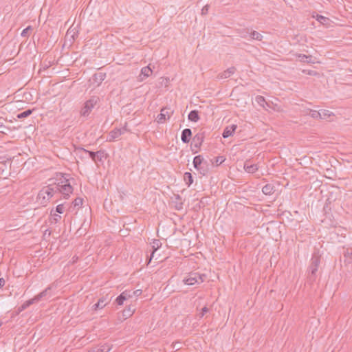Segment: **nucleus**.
<instances>
[{
	"label": "nucleus",
	"instance_id": "nucleus-1",
	"mask_svg": "<svg viewBox=\"0 0 352 352\" xmlns=\"http://www.w3.org/2000/svg\"><path fill=\"white\" fill-rule=\"evenodd\" d=\"M320 263V256L314 253L311 259V263L309 267V272L307 275V280L312 283L316 280V272Z\"/></svg>",
	"mask_w": 352,
	"mask_h": 352
},
{
	"label": "nucleus",
	"instance_id": "nucleus-2",
	"mask_svg": "<svg viewBox=\"0 0 352 352\" xmlns=\"http://www.w3.org/2000/svg\"><path fill=\"white\" fill-rule=\"evenodd\" d=\"M60 178H56L57 186L58 187L59 192L64 195V198H67L69 194L72 192L73 188L69 182V179L64 177L62 173L59 174Z\"/></svg>",
	"mask_w": 352,
	"mask_h": 352
},
{
	"label": "nucleus",
	"instance_id": "nucleus-3",
	"mask_svg": "<svg viewBox=\"0 0 352 352\" xmlns=\"http://www.w3.org/2000/svg\"><path fill=\"white\" fill-rule=\"evenodd\" d=\"M193 166L199 174L205 176L209 173V164L201 155H197L193 159Z\"/></svg>",
	"mask_w": 352,
	"mask_h": 352
},
{
	"label": "nucleus",
	"instance_id": "nucleus-4",
	"mask_svg": "<svg viewBox=\"0 0 352 352\" xmlns=\"http://www.w3.org/2000/svg\"><path fill=\"white\" fill-rule=\"evenodd\" d=\"M100 98L97 96H91L88 100H87L80 111V115L86 117L88 116L91 111L92 109L99 102Z\"/></svg>",
	"mask_w": 352,
	"mask_h": 352
},
{
	"label": "nucleus",
	"instance_id": "nucleus-5",
	"mask_svg": "<svg viewBox=\"0 0 352 352\" xmlns=\"http://www.w3.org/2000/svg\"><path fill=\"white\" fill-rule=\"evenodd\" d=\"M206 278V274H199L197 272H190L187 277H186L183 282L188 285H193L195 283H202Z\"/></svg>",
	"mask_w": 352,
	"mask_h": 352
},
{
	"label": "nucleus",
	"instance_id": "nucleus-6",
	"mask_svg": "<svg viewBox=\"0 0 352 352\" xmlns=\"http://www.w3.org/2000/svg\"><path fill=\"white\" fill-rule=\"evenodd\" d=\"M205 138V132L204 131H200L199 133H197L193 138H192V145L196 148L195 151L193 149L192 153H198V151L200 149L202 143Z\"/></svg>",
	"mask_w": 352,
	"mask_h": 352
},
{
	"label": "nucleus",
	"instance_id": "nucleus-7",
	"mask_svg": "<svg viewBox=\"0 0 352 352\" xmlns=\"http://www.w3.org/2000/svg\"><path fill=\"white\" fill-rule=\"evenodd\" d=\"M45 193H50L52 197L56 193H60L57 183L50 184L48 186L43 187L41 190V195H45Z\"/></svg>",
	"mask_w": 352,
	"mask_h": 352
},
{
	"label": "nucleus",
	"instance_id": "nucleus-8",
	"mask_svg": "<svg viewBox=\"0 0 352 352\" xmlns=\"http://www.w3.org/2000/svg\"><path fill=\"white\" fill-rule=\"evenodd\" d=\"M132 298L131 291L130 290H125L123 292H122L115 300V302L118 305H122L124 304V302L126 300L129 298Z\"/></svg>",
	"mask_w": 352,
	"mask_h": 352
},
{
	"label": "nucleus",
	"instance_id": "nucleus-9",
	"mask_svg": "<svg viewBox=\"0 0 352 352\" xmlns=\"http://www.w3.org/2000/svg\"><path fill=\"white\" fill-rule=\"evenodd\" d=\"M135 311V308L134 307V306L132 305H129V306L126 307V309H124L122 311V317L119 316V320L122 321L130 318L133 314Z\"/></svg>",
	"mask_w": 352,
	"mask_h": 352
},
{
	"label": "nucleus",
	"instance_id": "nucleus-10",
	"mask_svg": "<svg viewBox=\"0 0 352 352\" xmlns=\"http://www.w3.org/2000/svg\"><path fill=\"white\" fill-rule=\"evenodd\" d=\"M153 73V70L150 67V65L142 68L140 75L138 77V80L142 82L146 78L150 76Z\"/></svg>",
	"mask_w": 352,
	"mask_h": 352
},
{
	"label": "nucleus",
	"instance_id": "nucleus-11",
	"mask_svg": "<svg viewBox=\"0 0 352 352\" xmlns=\"http://www.w3.org/2000/svg\"><path fill=\"white\" fill-rule=\"evenodd\" d=\"M110 300H108L107 296H103L100 298L98 301L92 306V309L94 311H97L98 309H102L104 308L109 302Z\"/></svg>",
	"mask_w": 352,
	"mask_h": 352
},
{
	"label": "nucleus",
	"instance_id": "nucleus-12",
	"mask_svg": "<svg viewBox=\"0 0 352 352\" xmlns=\"http://www.w3.org/2000/svg\"><path fill=\"white\" fill-rule=\"evenodd\" d=\"M161 245H162V243L160 242V241L159 239H153V242L151 243V249H152L151 253L150 256L148 257V263L151 262V259L154 256L155 252L161 247Z\"/></svg>",
	"mask_w": 352,
	"mask_h": 352
},
{
	"label": "nucleus",
	"instance_id": "nucleus-13",
	"mask_svg": "<svg viewBox=\"0 0 352 352\" xmlns=\"http://www.w3.org/2000/svg\"><path fill=\"white\" fill-rule=\"evenodd\" d=\"M106 74L103 72L96 73L92 76L93 83H96V86H99L101 82L105 79Z\"/></svg>",
	"mask_w": 352,
	"mask_h": 352
},
{
	"label": "nucleus",
	"instance_id": "nucleus-14",
	"mask_svg": "<svg viewBox=\"0 0 352 352\" xmlns=\"http://www.w3.org/2000/svg\"><path fill=\"white\" fill-rule=\"evenodd\" d=\"M192 137V131L190 129H185L182 131V135H181V140L182 141L187 144L190 142Z\"/></svg>",
	"mask_w": 352,
	"mask_h": 352
},
{
	"label": "nucleus",
	"instance_id": "nucleus-15",
	"mask_svg": "<svg viewBox=\"0 0 352 352\" xmlns=\"http://www.w3.org/2000/svg\"><path fill=\"white\" fill-rule=\"evenodd\" d=\"M236 128H237V126L236 124H232V125L226 126L224 129L223 132L222 133L223 138H227L232 135Z\"/></svg>",
	"mask_w": 352,
	"mask_h": 352
},
{
	"label": "nucleus",
	"instance_id": "nucleus-16",
	"mask_svg": "<svg viewBox=\"0 0 352 352\" xmlns=\"http://www.w3.org/2000/svg\"><path fill=\"white\" fill-rule=\"evenodd\" d=\"M236 71V68L234 67H230L225 70L221 74H219L218 77L221 79L229 78L232 74H233Z\"/></svg>",
	"mask_w": 352,
	"mask_h": 352
},
{
	"label": "nucleus",
	"instance_id": "nucleus-17",
	"mask_svg": "<svg viewBox=\"0 0 352 352\" xmlns=\"http://www.w3.org/2000/svg\"><path fill=\"white\" fill-rule=\"evenodd\" d=\"M122 134H123L122 129H116L109 133V142L113 141L115 139L119 138Z\"/></svg>",
	"mask_w": 352,
	"mask_h": 352
},
{
	"label": "nucleus",
	"instance_id": "nucleus-18",
	"mask_svg": "<svg viewBox=\"0 0 352 352\" xmlns=\"http://www.w3.org/2000/svg\"><path fill=\"white\" fill-rule=\"evenodd\" d=\"M298 58L300 62L307 63H314V60L313 56L309 55L307 56L305 54H299L297 55Z\"/></svg>",
	"mask_w": 352,
	"mask_h": 352
},
{
	"label": "nucleus",
	"instance_id": "nucleus-19",
	"mask_svg": "<svg viewBox=\"0 0 352 352\" xmlns=\"http://www.w3.org/2000/svg\"><path fill=\"white\" fill-rule=\"evenodd\" d=\"M262 191L266 195H271L275 191V186L272 184H267L263 187Z\"/></svg>",
	"mask_w": 352,
	"mask_h": 352
},
{
	"label": "nucleus",
	"instance_id": "nucleus-20",
	"mask_svg": "<svg viewBox=\"0 0 352 352\" xmlns=\"http://www.w3.org/2000/svg\"><path fill=\"white\" fill-rule=\"evenodd\" d=\"M52 197V196L50 193H45V195H41L40 191L38 194V199L41 201V204L43 206H45Z\"/></svg>",
	"mask_w": 352,
	"mask_h": 352
},
{
	"label": "nucleus",
	"instance_id": "nucleus-21",
	"mask_svg": "<svg viewBox=\"0 0 352 352\" xmlns=\"http://www.w3.org/2000/svg\"><path fill=\"white\" fill-rule=\"evenodd\" d=\"M244 169L248 173H254L258 170L256 164H250L249 161H246L244 164Z\"/></svg>",
	"mask_w": 352,
	"mask_h": 352
},
{
	"label": "nucleus",
	"instance_id": "nucleus-22",
	"mask_svg": "<svg viewBox=\"0 0 352 352\" xmlns=\"http://www.w3.org/2000/svg\"><path fill=\"white\" fill-rule=\"evenodd\" d=\"M188 118L189 120H190L192 122H198L200 119L199 111L197 110H192L189 113V114L188 116Z\"/></svg>",
	"mask_w": 352,
	"mask_h": 352
},
{
	"label": "nucleus",
	"instance_id": "nucleus-23",
	"mask_svg": "<svg viewBox=\"0 0 352 352\" xmlns=\"http://www.w3.org/2000/svg\"><path fill=\"white\" fill-rule=\"evenodd\" d=\"M76 151L78 152V151H82V152H85V153H87L89 154L90 158L94 162H97V156H96V152H94V151H88L84 148H82V147H78V148H76Z\"/></svg>",
	"mask_w": 352,
	"mask_h": 352
},
{
	"label": "nucleus",
	"instance_id": "nucleus-24",
	"mask_svg": "<svg viewBox=\"0 0 352 352\" xmlns=\"http://www.w3.org/2000/svg\"><path fill=\"white\" fill-rule=\"evenodd\" d=\"M52 287L48 286L45 289L39 293L38 295L35 296L32 299L34 300V302H38L43 297L46 296L49 290H51Z\"/></svg>",
	"mask_w": 352,
	"mask_h": 352
},
{
	"label": "nucleus",
	"instance_id": "nucleus-25",
	"mask_svg": "<svg viewBox=\"0 0 352 352\" xmlns=\"http://www.w3.org/2000/svg\"><path fill=\"white\" fill-rule=\"evenodd\" d=\"M34 303V300H33L32 298L25 301L23 305L18 307L17 313H21V311H24L25 309H27L28 307H30Z\"/></svg>",
	"mask_w": 352,
	"mask_h": 352
},
{
	"label": "nucleus",
	"instance_id": "nucleus-26",
	"mask_svg": "<svg viewBox=\"0 0 352 352\" xmlns=\"http://www.w3.org/2000/svg\"><path fill=\"white\" fill-rule=\"evenodd\" d=\"M184 180L186 182L187 186L190 187V185L193 183L192 175L189 172H186L184 175Z\"/></svg>",
	"mask_w": 352,
	"mask_h": 352
},
{
	"label": "nucleus",
	"instance_id": "nucleus-27",
	"mask_svg": "<svg viewBox=\"0 0 352 352\" xmlns=\"http://www.w3.org/2000/svg\"><path fill=\"white\" fill-rule=\"evenodd\" d=\"M33 111H34V109H27L21 113H18L16 115V118L18 119H23V118H27L32 113Z\"/></svg>",
	"mask_w": 352,
	"mask_h": 352
},
{
	"label": "nucleus",
	"instance_id": "nucleus-28",
	"mask_svg": "<svg viewBox=\"0 0 352 352\" xmlns=\"http://www.w3.org/2000/svg\"><path fill=\"white\" fill-rule=\"evenodd\" d=\"M166 109L164 108L161 110V113L157 116V122L159 123H163L166 120V115H168V112H165Z\"/></svg>",
	"mask_w": 352,
	"mask_h": 352
},
{
	"label": "nucleus",
	"instance_id": "nucleus-29",
	"mask_svg": "<svg viewBox=\"0 0 352 352\" xmlns=\"http://www.w3.org/2000/svg\"><path fill=\"white\" fill-rule=\"evenodd\" d=\"M96 154L97 156V161L100 162H101L103 158H106L108 155L104 150H99L96 152Z\"/></svg>",
	"mask_w": 352,
	"mask_h": 352
},
{
	"label": "nucleus",
	"instance_id": "nucleus-30",
	"mask_svg": "<svg viewBox=\"0 0 352 352\" xmlns=\"http://www.w3.org/2000/svg\"><path fill=\"white\" fill-rule=\"evenodd\" d=\"M51 217L50 219V221L52 223H58L60 219H61V217L59 215V214H56L55 213H53V210L51 211Z\"/></svg>",
	"mask_w": 352,
	"mask_h": 352
},
{
	"label": "nucleus",
	"instance_id": "nucleus-31",
	"mask_svg": "<svg viewBox=\"0 0 352 352\" xmlns=\"http://www.w3.org/2000/svg\"><path fill=\"white\" fill-rule=\"evenodd\" d=\"M225 160L226 158L223 156H218L216 157L214 160H211V162L212 164H215L216 166H219Z\"/></svg>",
	"mask_w": 352,
	"mask_h": 352
},
{
	"label": "nucleus",
	"instance_id": "nucleus-32",
	"mask_svg": "<svg viewBox=\"0 0 352 352\" xmlns=\"http://www.w3.org/2000/svg\"><path fill=\"white\" fill-rule=\"evenodd\" d=\"M316 20L320 22V23L325 25L329 21V19L327 17H325L324 16L317 14L316 15Z\"/></svg>",
	"mask_w": 352,
	"mask_h": 352
},
{
	"label": "nucleus",
	"instance_id": "nucleus-33",
	"mask_svg": "<svg viewBox=\"0 0 352 352\" xmlns=\"http://www.w3.org/2000/svg\"><path fill=\"white\" fill-rule=\"evenodd\" d=\"M250 36L252 39L257 40V41H261L263 38L262 34L256 31H252L250 33Z\"/></svg>",
	"mask_w": 352,
	"mask_h": 352
},
{
	"label": "nucleus",
	"instance_id": "nucleus-34",
	"mask_svg": "<svg viewBox=\"0 0 352 352\" xmlns=\"http://www.w3.org/2000/svg\"><path fill=\"white\" fill-rule=\"evenodd\" d=\"M256 102L261 107H264L266 103L265 99L262 96H257L255 98Z\"/></svg>",
	"mask_w": 352,
	"mask_h": 352
},
{
	"label": "nucleus",
	"instance_id": "nucleus-35",
	"mask_svg": "<svg viewBox=\"0 0 352 352\" xmlns=\"http://www.w3.org/2000/svg\"><path fill=\"white\" fill-rule=\"evenodd\" d=\"M309 115L313 118H321L322 116L320 112L316 110H310Z\"/></svg>",
	"mask_w": 352,
	"mask_h": 352
},
{
	"label": "nucleus",
	"instance_id": "nucleus-36",
	"mask_svg": "<svg viewBox=\"0 0 352 352\" xmlns=\"http://www.w3.org/2000/svg\"><path fill=\"white\" fill-rule=\"evenodd\" d=\"M344 257L346 258L347 261L349 263L352 262V251L350 252V250L349 249H347L346 250V252L344 253Z\"/></svg>",
	"mask_w": 352,
	"mask_h": 352
},
{
	"label": "nucleus",
	"instance_id": "nucleus-37",
	"mask_svg": "<svg viewBox=\"0 0 352 352\" xmlns=\"http://www.w3.org/2000/svg\"><path fill=\"white\" fill-rule=\"evenodd\" d=\"M32 30V26H31V25L28 26L26 28H25V29L22 31V32H21V36H23V37H27V36H28V35H29V32H30V30Z\"/></svg>",
	"mask_w": 352,
	"mask_h": 352
},
{
	"label": "nucleus",
	"instance_id": "nucleus-38",
	"mask_svg": "<svg viewBox=\"0 0 352 352\" xmlns=\"http://www.w3.org/2000/svg\"><path fill=\"white\" fill-rule=\"evenodd\" d=\"M82 203H83V199L82 198H80V197H77L74 199V201H73V204L74 206L76 207V206H80L82 205Z\"/></svg>",
	"mask_w": 352,
	"mask_h": 352
},
{
	"label": "nucleus",
	"instance_id": "nucleus-39",
	"mask_svg": "<svg viewBox=\"0 0 352 352\" xmlns=\"http://www.w3.org/2000/svg\"><path fill=\"white\" fill-rule=\"evenodd\" d=\"M109 348L108 346L107 347H101V348H98L94 351H89L88 352H109Z\"/></svg>",
	"mask_w": 352,
	"mask_h": 352
},
{
	"label": "nucleus",
	"instance_id": "nucleus-40",
	"mask_svg": "<svg viewBox=\"0 0 352 352\" xmlns=\"http://www.w3.org/2000/svg\"><path fill=\"white\" fill-rule=\"evenodd\" d=\"M209 311V309L207 307H204L202 309H201V312L199 314V317L201 318L202 317H204V316L208 313Z\"/></svg>",
	"mask_w": 352,
	"mask_h": 352
},
{
	"label": "nucleus",
	"instance_id": "nucleus-41",
	"mask_svg": "<svg viewBox=\"0 0 352 352\" xmlns=\"http://www.w3.org/2000/svg\"><path fill=\"white\" fill-rule=\"evenodd\" d=\"M302 72L304 74H306L309 75V76H317L318 74L317 72L314 71V70H306V69H304V70H302Z\"/></svg>",
	"mask_w": 352,
	"mask_h": 352
},
{
	"label": "nucleus",
	"instance_id": "nucleus-42",
	"mask_svg": "<svg viewBox=\"0 0 352 352\" xmlns=\"http://www.w3.org/2000/svg\"><path fill=\"white\" fill-rule=\"evenodd\" d=\"M56 212L59 213V214H62L64 211V206H63V204H59L56 207V210H55Z\"/></svg>",
	"mask_w": 352,
	"mask_h": 352
},
{
	"label": "nucleus",
	"instance_id": "nucleus-43",
	"mask_svg": "<svg viewBox=\"0 0 352 352\" xmlns=\"http://www.w3.org/2000/svg\"><path fill=\"white\" fill-rule=\"evenodd\" d=\"M208 10H209V6L208 5H206L203 7V8L201 9V14L202 15H206L208 14Z\"/></svg>",
	"mask_w": 352,
	"mask_h": 352
},
{
	"label": "nucleus",
	"instance_id": "nucleus-44",
	"mask_svg": "<svg viewBox=\"0 0 352 352\" xmlns=\"http://www.w3.org/2000/svg\"><path fill=\"white\" fill-rule=\"evenodd\" d=\"M142 289H137L133 292H131L132 297L133 296H139L142 294Z\"/></svg>",
	"mask_w": 352,
	"mask_h": 352
},
{
	"label": "nucleus",
	"instance_id": "nucleus-45",
	"mask_svg": "<svg viewBox=\"0 0 352 352\" xmlns=\"http://www.w3.org/2000/svg\"><path fill=\"white\" fill-rule=\"evenodd\" d=\"M5 285V280L3 278H0V288H2Z\"/></svg>",
	"mask_w": 352,
	"mask_h": 352
},
{
	"label": "nucleus",
	"instance_id": "nucleus-46",
	"mask_svg": "<svg viewBox=\"0 0 352 352\" xmlns=\"http://www.w3.org/2000/svg\"><path fill=\"white\" fill-rule=\"evenodd\" d=\"M120 129H122V131H123V133L125 132V131H129V130L127 129V123L126 122L124 124V126L121 128Z\"/></svg>",
	"mask_w": 352,
	"mask_h": 352
},
{
	"label": "nucleus",
	"instance_id": "nucleus-47",
	"mask_svg": "<svg viewBox=\"0 0 352 352\" xmlns=\"http://www.w3.org/2000/svg\"><path fill=\"white\" fill-rule=\"evenodd\" d=\"M175 199H176L177 201L182 200V197H181V196L179 195H175Z\"/></svg>",
	"mask_w": 352,
	"mask_h": 352
},
{
	"label": "nucleus",
	"instance_id": "nucleus-48",
	"mask_svg": "<svg viewBox=\"0 0 352 352\" xmlns=\"http://www.w3.org/2000/svg\"><path fill=\"white\" fill-rule=\"evenodd\" d=\"M180 344H181L180 342H175V343H173V348H177V349H178L179 346H177V344H179V345Z\"/></svg>",
	"mask_w": 352,
	"mask_h": 352
},
{
	"label": "nucleus",
	"instance_id": "nucleus-49",
	"mask_svg": "<svg viewBox=\"0 0 352 352\" xmlns=\"http://www.w3.org/2000/svg\"><path fill=\"white\" fill-rule=\"evenodd\" d=\"M179 206H177V209L179 210L182 208V205H183V203L182 202H180L179 204Z\"/></svg>",
	"mask_w": 352,
	"mask_h": 352
},
{
	"label": "nucleus",
	"instance_id": "nucleus-50",
	"mask_svg": "<svg viewBox=\"0 0 352 352\" xmlns=\"http://www.w3.org/2000/svg\"><path fill=\"white\" fill-rule=\"evenodd\" d=\"M323 209H324V210L325 212H327V210H328V206H327V204H325V206H324V208H323Z\"/></svg>",
	"mask_w": 352,
	"mask_h": 352
},
{
	"label": "nucleus",
	"instance_id": "nucleus-51",
	"mask_svg": "<svg viewBox=\"0 0 352 352\" xmlns=\"http://www.w3.org/2000/svg\"><path fill=\"white\" fill-rule=\"evenodd\" d=\"M0 128H6L3 123H0Z\"/></svg>",
	"mask_w": 352,
	"mask_h": 352
},
{
	"label": "nucleus",
	"instance_id": "nucleus-52",
	"mask_svg": "<svg viewBox=\"0 0 352 352\" xmlns=\"http://www.w3.org/2000/svg\"><path fill=\"white\" fill-rule=\"evenodd\" d=\"M72 37L73 40H74V39H75L74 34H73V35L72 36Z\"/></svg>",
	"mask_w": 352,
	"mask_h": 352
},
{
	"label": "nucleus",
	"instance_id": "nucleus-53",
	"mask_svg": "<svg viewBox=\"0 0 352 352\" xmlns=\"http://www.w3.org/2000/svg\"><path fill=\"white\" fill-rule=\"evenodd\" d=\"M4 129V128H0V132L3 133V131H1V129Z\"/></svg>",
	"mask_w": 352,
	"mask_h": 352
},
{
	"label": "nucleus",
	"instance_id": "nucleus-54",
	"mask_svg": "<svg viewBox=\"0 0 352 352\" xmlns=\"http://www.w3.org/2000/svg\"><path fill=\"white\" fill-rule=\"evenodd\" d=\"M1 326V322H0V327Z\"/></svg>",
	"mask_w": 352,
	"mask_h": 352
}]
</instances>
